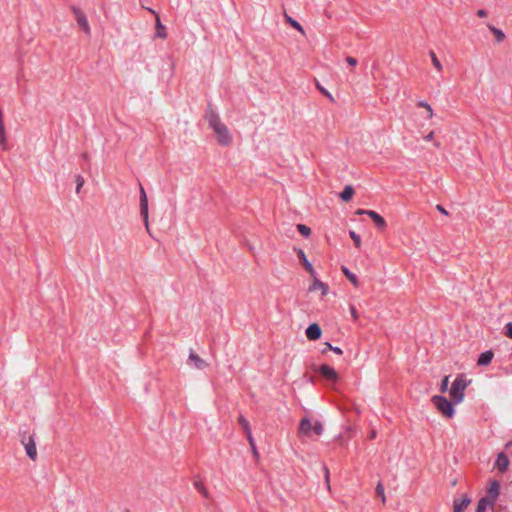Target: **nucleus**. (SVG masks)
Listing matches in <instances>:
<instances>
[{"label": "nucleus", "instance_id": "nucleus-1", "mask_svg": "<svg viewBox=\"0 0 512 512\" xmlns=\"http://www.w3.org/2000/svg\"><path fill=\"white\" fill-rule=\"evenodd\" d=\"M205 119L207 120L209 127L215 132L218 143L222 146L230 145L232 142V136L227 126L222 123L218 113L214 111L210 105L206 109Z\"/></svg>", "mask_w": 512, "mask_h": 512}, {"label": "nucleus", "instance_id": "nucleus-2", "mask_svg": "<svg viewBox=\"0 0 512 512\" xmlns=\"http://www.w3.org/2000/svg\"><path fill=\"white\" fill-rule=\"evenodd\" d=\"M467 385L468 383L462 375L457 376L456 379L453 381L452 386L450 388V397L454 404H458L463 400L464 391Z\"/></svg>", "mask_w": 512, "mask_h": 512}, {"label": "nucleus", "instance_id": "nucleus-3", "mask_svg": "<svg viewBox=\"0 0 512 512\" xmlns=\"http://www.w3.org/2000/svg\"><path fill=\"white\" fill-rule=\"evenodd\" d=\"M431 401L438 409V411L441 412L445 417L452 418L454 416L455 409L453 407L454 403L452 400L449 401L443 396L435 395L432 397Z\"/></svg>", "mask_w": 512, "mask_h": 512}, {"label": "nucleus", "instance_id": "nucleus-4", "mask_svg": "<svg viewBox=\"0 0 512 512\" xmlns=\"http://www.w3.org/2000/svg\"><path fill=\"white\" fill-rule=\"evenodd\" d=\"M139 187H140V191H139L140 192V215L143 218L147 232L150 233L149 220H148V218H149L148 198H147L144 187L141 184H139Z\"/></svg>", "mask_w": 512, "mask_h": 512}, {"label": "nucleus", "instance_id": "nucleus-5", "mask_svg": "<svg viewBox=\"0 0 512 512\" xmlns=\"http://www.w3.org/2000/svg\"><path fill=\"white\" fill-rule=\"evenodd\" d=\"M500 493V484L497 480H493L488 489L486 496L482 497L481 499L486 500V504L490 506V508H493L495 505V502L499 496Z\"/></svg>", "mask_w": 512, "mask_h": 512}, {"label": "nucleus", "instance_id": "nucleus-6", "mask_svg": "<svg viewBox=\"0 0 512 512\" xmlns=\"http://www.w3.org/2000/svg\"><path fill=\"white\" fill-rule=\"evenodd\" d=\"M22 444L25 447L26 454L31 460H35L37 457V449L35 444V439L33 435L23 436Z\"/></svg>", "mask_w": 512, "mask_h": 512}, {"label": "nucleus", "instance_id": "nucleus-7", "mask_svg": "<svg viewBox=\"0 0 512 512\" xmlns=\"http://www.w3.org/2000/svg\"><path fill=\"white\" fill-rule=\"evenodd\" d=\"M356 213L358 215H368L374 222L375 226L379 229H384L386 227L385 219L380 214H378L376 211L359 209V210H357Z\"/></svg>", "mask_w": 512, "mask_h": 512}, {"label": "nucleus", "instance_id": "nucleus-8", "mask_svg": "<svg viewBox=\"0 0 512 512\" xmlns=\"http://www.w3.org/2000/svg\"><path fill=\"white\" fill-rule=\"evenodd\" d=\"M316 371L328 381L336 382L338 380V374L335 369L327 364L320 365Z\"/></svg>", "mask_w": 512, "mask_h": 512}, {"label": "nucleus", "instance_id": "nucleus-9", "mask_svg": "<svg viewBox=\"0 0 512 512\" xmlns=\"http://www.w3.org/2000/svg\"><path fill=\"white\" fill-rule=\"evenodd\" d=\"M188 364L199 370H203L208 367V363L193 350H190L189 352Z\"/></svg>", "mask_w": 512, "mask_h": 512}, {"label": "nucleus", "instance_id": "nucleus-10", "mask_svg": "<svg viewBox=\"0 0 512 512\" xmlns=\"http://www.w3.org/2000/svg\"><path fill=\"white\" fill-rule=\"evenodd\" d=\"M471 503V498L464 494L461 498H455L453 501V512H465Z\"/></svg>", "mask_w": 512, "mask_h": 512}, {"label": "nucleus", "instance_id": "nucleus-11", "mask_svg": "<svg viewBox=\"0 0 512 512\" xmlns=\"http://www.w3.org/2000/svg\"><path fill=\"white\" fill-rule=\"evenodd\" d=\"M310 292H314V291H321V295L322 296H325L328 294V290H329V287L326 283L322 282L321 280H319L317 277H316V274L314 275L313 277V282L312 284L309 286V289H308Z\"/></svg>", "mask_w": 512, "mask_h": 512}, {"label": "nucleus", "instance_id": "nucleus-12", "mask_svg": "<svg viewBox=\"0 0 512 512\" xmlns=\"http://www.w3.org/2000/svg\"><path fill=\"white\" fill-rule=\"evenodd\" d=\"M305 334L309 340L315 341L321 337L322 330L317 323H312L307 327Z\"/></svg>", "mask_w": 512, "mask_h": 512}, {"label": "nucleus", "instance_id": "nucleus-13", "mask_svg": "<svg viewBox=\"0 0 512 512\" xmlns=\"http://www.w3.org/2000/svg\"><path fill=\"white\" fill-rule=\"evenodd\" d=\"M297 255L301 263L303 264L304 268L307 270V272L314 277L316 274L315 269L313 268L312 263L307 259L304 251L302 249L297 250Z\"/></svg>", "mask_w": 512, "mask_h": 512}, {"label": "nucleus", "instance_id": "nucleus-14", "mask_svg": "<svg viewBox=\"0 0 512 512\" xmlns=\"http://www.w3.org/2000/svg\"><path fill=\"white\" fill-rule=\"evenodd\" d=\"M509 466V459L505 453L501 452L497 455L495 461V467L498 468L500 472H505Z\"/></svg>", "mask_w": 512, "mask_h": 512}, {"label": "nucleus", "instance_id": "nucleus-15", "mask_svg": "<svg viewBox=\"0 0 512 512\" xmlns=\"http://www.w3.org/2000/svg\"><path fill=\"white\" fill-rule=\"evenodd\" d=\"M493 357L494 353L492 352V350H487L479 355L477 364L479 366H487L488 364L491 363Z\"/></svg>", "mask_w": 512, "mask_h": 512}, {"label": "nucleus", "instance_id": "nucleus-16", "mask_svg": "<svg viewBox=\"0 0 512 512\" xmlns=\"http://www.w3.org/2000/svg\"><path fill=\"white\" fill-rule=\"evenodd\" d=\"M156 37L165 39L167 37L166 28L162 25L159 16H156Z\"/></svg>", "mask_w": 512, "mask_h": 512}, {"label": "nucleus", "instance_id": "nucleus-17", "mask_svg": "<svg viewBox=\"0 0 512 512\" xmlns=\"http://www.w3.org/2000/svg\"><path fill=\"white\" fill-rule=\"evenodd\" d=\"M284 18L288 24H290L293 28H295L300 33L304 34V29H303L302 25L298 21L293 19L290 15H288L286 11H284Z\"/></svg>", "mask_w": 512, "mask_h": 512}, {"label": "nucleus", "instance_id": "nucleus-18", "mask_svg": "<svg viewBox=\"0 0 512 512\" xmlns=\"http://www.w3.org/2000/svg\"><path fill=\"white\" fill-rule=\"evenodd\" d=\"M343 274L347 277L348 280H350V282L355 286V287H358L359 286V281H358V278L357 276L352 273L347 267L345 266H342L341 268Z\"/></svg>", "mask_w": 512, "mask_h": 512}, {"label": "nucleus", "instance_id": "nucleus-19", "mask_svg": "<svg viewBox=\"0 0 512 512\" xmlns=\"http://www.w3.org/2000/svg\"><path fill=\"white\" fill-rule=\"evenodd\" d=\"M312 430V423L308 418L301 420L299 424V431L302 434H308Z\"/></svg>", "mask_w": 512, "mask_h": 512}, {"label": "nucleus", "instance_id": "nucleus-20", "mask_svg": "<svg viewBox=\"0 0 512 512\" xmlns=\"http://www.w3.org/2000/svg\"><path fill=\"white\" fill-rule=\"evenodd\" d=\"M353 194H354L353 187L350 185H347L344 187V189L342 190V192L340 193L339 196L343 201H349L352 198Z\"/></svg>", "mask_w": 512, "mask_h": 512}, {"label": "nucleus", "instance_id": "nucleus-21", "mask_svg": "<svg viewBox=\"0 0 512 512\" xmlns=\"http://www.w3.org/2000/svg\"><path fill=\"white\" fill-rule=\"evenodd\" d=\"M0 146L2 150L6 151L9 149L7 144V135L5 130V125H0Z\"/></svg>", "mask_w": 512, "mask_h": 512}, {"label": "nucleus", "instance_id": "nucleus-22", "mask_svg": "<svg viewBox=\"0 0 512 512\" xmlns=\"http://www.w3.org/2000/svg\"><path fill=\"white\" fill-rule=\"evenodd\" d=\"M77 20V23L78 25L80 26V28L86 33V34H90L91 30H90V26H89V23H88V20L86 18V16H83V17H79Z\"/></svg>", "mask_w": 512, "mask_h": 512}, {"label": "nucleus", "instance_id": "nucleus-23", "mask_svg": "<svg viewBox=\"0 0 512 512\" xmlns=\"http://www.w3.org/2000/svg\"><path fill=\"white\" fill-rule=\"evenodd\" d=\"M490 31L495 35L496 41L498 43L502 42L505 39V34L502 30L496 28L493 25H488Z\"/></svg>", "mask_w": 512, "mask_h": 512}, {"label": "nucleus", "instance_id": "nucleus-24", "mask_svg": "<svg viewBox=\"0 0 512 512\" xmlns=\"http://www.w3.org/2000/svg\"><path fill=\"white\" fill-rule=\"evenodd\" d=\"M238 423L243 428L246 434L251 432L249 421L243 415H239Z\"/></svg>", "mask_w": 512, "mask_h": 512}, {"label": "nucleus", "instance_id": "nucleus-25", "mask_svg": "<svg viewBox=\"0 0 512 512\" xmlns=\"http://www.w3.org/2000/svg\"><path fill=\"white\" fill-rule=\"evenodd\" d=\"M375 492H376V495L381 498L382 503L385 504L386 496H385L384 486H383L382 482L377 483Z\"/></svg>", "mask_w": 512, "mask_h": 512}, {"label": "nucleus", "instance_id": "nucleus-26", "mask_svg": "<svg viewBox=\"0 0 512 512\" xmlns=\"http://www.w3.org/2000/svg\"><path fill=\"white\" fill-rule=\"evenodd\" d=\"M316 87L324 96H326L329 99L330 102H335L333 95L328 90H326L318 81L316 82Z\"/></svg>", "mask_w": 512, "mask_h": 512}, {"label": "nucleus", "instance_id": "nucleus-27", "mask_svg": "<svg viewBox=\"0 0 512 512\" xmlns=\"http://www.w3.org/2000/svg\"><path fill=\"white\" fill-rule=\"evenodd\" d=\"M418 106L423 107L424 110H427V112H428L427 118L428 119H431L433 117V115H434L433 109L429 103H427L426 101H419Z\"/></svg>", "mask_w": 512, "mask_h": 512}, {"label": "nucleus", "instance_id": "nucleus-28", "mask_svg": "<svg viewBox=\"0 0 512 512\" xmlns=\"http://www.w3.org/2000/svg\"><path fill=\"white\" fill-rule=\"evenodd\" d=\"M429 55L431 57V61L433 63V66L438 70L442 71V64L440 63L439 59L437 58L436 54L433 51L429 52Z\"/></svg>", "mask_w": 512, "mask_h": 512}, {"label": "nucleus", "instance_id": "nucleus-29", "mask_svg": "<svg viewBox=\"0 0 512 512\" xmlns=\"http://www.w3.org/2000/svg\"><path fill=\"white\" fill-rule=\"evenodd\" d=\"M297 230L304 237H309L310 234H311V229L308 226L304 225V224H298L297 225Z\"/></svg>", "mask_w": 512, "mask_h": 512}, {"label": "nucleus", "instance_id": "nucleus-30", "mask_svg": "<svg viewBox=\"0 0 512 512\" xmlns=\"http://www.w3.org/2000/svg\"><path fill=\"white\" fill-rule=\"evenodd\" d=\"M194 486L205 498H208V491L201 481H195Z\"/></svg>", "mask_w": 512, "mask_h": 512}, {"label": "nucleus", "instance_id": "nucleus-31", "mask_svg": "<svg viewBox=\"0 0 512 512\" xmlns=\"http://www.w3.org/2000/svg\"><path fill=\"white\" fill-rule=\"evenodd\" d=\"M326 350H331L338 355H341L343 353L341 348H339L338 346H332L328 342L325 343V348L322 350V352L324 353V352H326Z\"/></svg>", "mask_w": 512, "mask_h": 512}, {"label": "nucleus", "instance_id": "nucleus-32", "mask_svg": "<svg viewBox=\"0 0 512 512\" xmlns=\"http://www.w3.org/2000/svg\"><path fill=\"white\" fill-rule=\"evenodd\" d=\"M488 508H490V506L486 504V500L480 499L477 504L476 512H486Z\"/></svg>", "mask_w": 512, "mask_h": 512}, {"label": "nucleus", "instance_id": "nucleus-33", "mask_svg": "<svg viewBox=\"0 0 512 512\" xmlns=\"http://www.w3.org/2000/svg\"><path fill=\"white\" fill-rule=\"evenodd\" d=\"M349 235L351 239L354 241V244L357 248H360L361 246V238L355 231H350Z\"/></svg>", "mask_w": 512, "mask_h": 512}, {"label": "nucleus", "instance_id": "nucleus-34", "mask_svg": "<svg viewBox=\"0 0 512 512\" xmlns=\"http://www.w3.org/2000/svg\"><path fill=\"white\" fill-rule=\"evenodd\" d=\"M246 436H247V439H248L249 444H250V446H251V449H252V451H253V454H254L255 456H258V452H257V448H256V445H255V442H254V438H253V436H252V432H250V433L246 434Z\"/></svg>", "mask_w": 512, "mask_h": 512}, {"label": "nucleus", "instance_id": "nucleus-35", "mask_svg": "<svg viewBox=\"0 0 512 512\" xmlns=\"http://www.w3.org/2000/svg\"><path fill=\"white\" fill-rule=\"evenodd\" d=\"M76 193H79L82 186L84 185V178L81 175L76 176Z\"/></svg>", "mask_w": 512, "mask_h": 512}, {"label": "nucleus", "instance_id": "nucleus-36", "mask_svg": "<svg viewBox=\"0 0 512 512\" xmlns=\"http://www.w3.org/2000/svg\"><path fill=\"white\" fill-rule=\"evenodd\" d=\"M448 384H449V377L445 376L440 385V391L442 393H445L448 390Z\"/></svg>", "mask_w": 512, "mask_h": 512}, {"label": "nucleus", "instance_id": "nucleus-37", "mask_svg": "<svg viewBox=\"0 0 512 512\" xmlns=\"http://www.w3.org/2000/svg\"><path fill=\"white\" fill-rule=\"evenodd\" d=\"M312 430L315 434L321 435L323 433V426L320 422H316L314 425H312Z\"/></svg>", "mask_w": 512, "mask_h": 512}, {"label": "nucleus", "instance_id": "nucleus-38", "mask_svg": "<svg viewBox=\"0 0 512 512\" xmlns=\"http://www.w3.org/2000/svg\"><path fill=\"white\" fill-rule=\"evenodd\" d=\"M504 330L505 336L512 339V322L507 323L504 327Z\"/></svg>", "mask_w": 512, "mask_h": 512}, {"label": "nucleus", "instance_id": "nucleus-39", "mask_svg": "<svg viewBox=\"0 0 512 512\" xmlns=\"http://www.w3.org/2000/svg\"><path fill=\"white\" fill-rule=\"evenodd\" d=\"M71 10L74 13L76 19H78L79 17L85 16V14L81 11V9L76 6H72Z\"/></svg>", "mask_w": 512, "mask_h": 512}, {"label": "nucleus", "instance_id": "nucleus-40", "mask_svg": "<svg viewBox=\"0 0 512 512\" xmlns=\"http://www.w3.org/2000/svg\"><path fill=\"white\" fill-rule=\"evenodd\" d=\"M346 61H347V63H348L349 65H351V66H356V65H357V59H356V58H354V57H350V56H348V57L346 58Z\"/></svg>", "mask_w": 512, "mask_h": 512}, {"label": "nucleus", "instance_id": "nucleus-41", "mask_svg": "<svg viewBox=\"0 0 512 512\" xmlns=\"http://www.w3.org/2000/svg\"><path fill=\"white\" fill-rule=\"evenodd\" d=\"M350 313L353 317L354 320H357L358 319V313H357V310L356 308L352 305L350 306Z\"/></svg>", "mask_w": 512, "mask_h": 512}, {"label": "nucleus", "instance_id": "nucleus-42", "mask_svg": "<svg viewBox=\"0 0 512 512\" xmlns=\"http://www.w3.org/2000/svg\"><path fill=\"white\" fill-rule=\"evenodd\" d=\"M436 209H437L440 213H442V214H444V215H448L447 210H446L442 205H439V204H438V205L436 206Z\"/></svg>", "mask_w": 512, "mask_h": 512}, {"label": "nucleus", "instance_id": "nucleus-43", "mask_svg": "<svg viewBox=\"0 0 512 512\" xmlns=\"http://www.w3.org/2000/svg\"><path fill=\"white\" fill-rule=\"evenodd\" d=\"M323 470H324V474H325V480L328 483L329 482V470L325 465H323Z\"/></svg>", "mask_w": 512, "mask_h": 512}, {"label": "nucleus", "instance_id": "nucleus-44", "mask_svg": "<svg viewBox=\"0 0 512 512\" xmlns=\"http://www.w3.org/2000/svg\"><path fill=\"white\" fill-rule=\"evenodd\" d=\"M477 15H478L479 17H486V16H487V11H486V10H484V9H479V10L477 11Z\"/></svg>", "mask_w": 512, "mask_h": 512}, {"label": "nucleus", "instance_id": "nucleus-45", "mask_svg": "<svg viewBox=\"0 0 512 512\" xmlns=\"http://www.w3.org/2000/svg\"><path fill=\"white\" fill-rule=\"evenodd\" d=\"M433 138H434V132H433V131H431L429 134H427V135L424 137V139H425L426 141H432V140H433Z\"/></svg>", "mask_w": 512, "mask_h": 512}, {"label": "nucleus", "instance_id": "nucleus-46", "mask_svg": "<svg viewBox=\"0 0 512 512\" xmlns=\"http://www.w3.org/2000/svg\"><path fill=\"white\" fill-rule=\"evenodd\" d=\"M375 437H376V431L372 430L371 433H370V438L374 439Z\"/></svg>", "mask_w": 512, "mask_h": 512}, {"label": "nucleus", "instance_id": "nucleus-47", "mask_svg": "<svg viewBox=\"0 0 512 512\" xmlns=\"http://www.w3.org/2000/svg\"><path fill=\"white\" fill-rule=\"evenodd\" d=\"M434 146L439 148L440 147V143L436 141V142H434Z\"/></svg>", "mask_w": 512, "mask_h": 512}, {"label": "nucleus", "instance_id": "nucleus-48", "mask_svg": "<svg viewBox=\"0 0 512 512\" xmlns=\"http://www.w3.org/2000/svg\"><path fill=\"white\" fill-rule=\"evenodd\" d=\"M82 157H83L84 159H87V158H88L87 153H84V154L82 155Z\"/></svg>", "mask_w": 512, "mask_h": 512}]
</instances>
